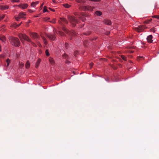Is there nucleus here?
<instances>
[{
    "label": "nucleus",
    "instance_id": "obj_37",
    "mask_svg": "<svg viewBox=\"0 0 159 159\" xmlns=\"http://www.w3.org/2000/svg\"><path fill=\"white\" fill-rule=\"evenodd\" d=\"M78 53V52L77 51H75L74 52V54L75 56H76V55Z\"/></svg>",
    "mask_w": 159,
    "mask_h": 159
},
{
    "label": "nucleus",
    "instance_id": "obj_55",
    "mask_svg": "<svg viewBox=\"0 0 159 159\" xmlns=\"http://www.w3.org/2000/svg\"><path fill=\"white\" fill-rule=\"evenodd\" d=\"M6 60H9V58H7Z\"/></svg>",
    "mask_w": 159,
    "mask_h": 159
},
{
    "label": "nucleus",
    "instance_id": "obj_20",
    "mask_svg": "<svg viewBox=\"0 0 159 159\" xmlns=\"http://www.w3.org/2000/svg\"><path fill=\"white\" fill-rule=\"evenodd\" d=\"M42 39L43 40V42H44V43L46 45L48 43H47V41L46 40V39L44 37H43Z\"/></svg>",
    "mask_w": 159,
    "mask_h": 159
},
{
    "label": "nucleus",
    "instance_id": "obj_18",
    "mask_svg": "<svg viewBox=\"0 0 159 159\" xmlns=\"http://www.w3.org/2000/svg\"><path fill=\"white\" fill-rule=\"evenodd\" d=\"M30 66V63L28 61L26 64L25 66L26 68H28Z\"/></svg>",
    "mask_w": 159,
    "mask_h": 159
},
{
    "label": "nucleus",
    "instance_id": "obj_27",
    "mask_svg": "<svg viewBox=\"0 0 159 159\" xmlns=\"http://www.w3.org/2000/svg\"><path fill=\"white\" fill-rule=\"evenodd\" d=\"M45 53H46V55L47 56H49V52H48V50L47 49L46 50V51H45Z\"/></svg>",
    "mask_w": 159,
    "mask_h": 159
},
{
    "label": "nucleus",
    "instance_id": "obj_21",
    "mask_svg": "<svg viewBox=\"0 0 159 159\" xmlns=\"http://www.w3.org/2000/svg\"><path fill=\"white\" fill-rule=\"evenodd\" d=\"M64 23H67V21L64 18H61L60 19Z\"/></svg>",
    "mask_w": 159,
    "mask_h": 159
},
{
    "label": "nucleus",
    "instance_id": "obj_9",
    "mask_svg": "<svg viewBox=\"0 0 159 159\" xmlns=\"http://www.w3.org/2000/svg\"><path fill=\"white\" fill-rule=\"evenodd\" d=\"M31 36L33 38L36 39H38L39 38L38 35L36 33H32L31 34Z\"/></svg>",
    "mask_w": 159,
    "mask_h": 159
},
{
    "label": "nucleus",
    "instance_id": "obj_57",
    "mask_svg": "<svg viewBox=\"0 0 159 159\" xmlns=\"http://www.w3.org/2000/svg\"><path fill=\"white\" fill-rule=\"evenodd\" d=\"M0 0L1 1H2V0Z\"/></svg>",
    "mask_w": 159,
    "mask_h": 159
},
{
    "label": "nucleus",
    "instance_id": "obj_4",
    "mask_svg": "<svg viewBox=\"0 0 159 159\" xmlns=\"http://www.w3.org/2000/svg\"><path fill=\"white\" fill-rule=\"evenodd\" d=\"M20 26V23L17 24L15 22H14L11 24L10 25V27L14 28V29H16Z\"/></svg>",
    "mask_w": 159,
    "mask_h": 159
},
{
    "label": "nucleus",
    "instance_id": "obj_29",
    "mask_svg": "<svg viewBox=\"0 0 159 159\" xmlns=\"http://www.w3.org/2000/svg\"><path fill=\"white\" fill-rule=\"evenodd\" d=\"M150 31L151 32H152L153 33H155L156 30H155V29L154 28H152L150 30Z\"/></svg>",
    "mask_w": 159,
    "mask_h": 159
},
{
    "label": "nucleus",
    "instance_id": "obj_35",
    "mask_svg": "<svg viewBox=\"0 0 159 159\" xmlns=\"http://www.w3.org/2000/svg\"><path fill=\"white\" fill-rule=\"evenodd\" d=\"M49 61L50 63L52 65L53 64L55 63L54 60H49Z\"/></svg>",
    "mask_w": 159,
    "mask_h": 159
},
{
    "label": "nucleus",
    "instance_id": "obj_44",
    "mask_svg": "<svg viewBox=\"0 0 159 159\" xmlns=\"http://www.w3.org/2000/svg\"><path fill=\"white\" fill-rule=\"evenodd\" d=\"M18 6L19 7H20V4L18 5H14L13 6V7H15V6Z\"/></svg>",
    "mask_w": 159,
    "mask_h": 159
},
{
    "label": "nucleus",
    "instance_id": "obj_53",
    "mask_svg": "<svg viewBox=\"0 0 159 159\" xmlns=\"http://www.w3.org/2000/svg\"><path fill=\"white\" fill-rule=\"evenodd\" d=\"M133 52H134L133 51H131V52L133 53Z\"/></svg>",
    "mask_w": 159,
    "mask_h": 159
},
{
    "label": "nucleus",
    "instance_id": "obj_54",
    "mask_svg": "<svg viewBox=\"0 0 159 159\" xmlns=\"http://www.w3.org/2000/svg\"><path fill=\"white\" fill-rule=\"evenodd\" d=\"M30 12H31V10H30Z\"/></svg>",
    "mask_w": 159,
    "mask_h": 159
},
{
    "label": "nucleus",
    "instance_id": "obj_36",
    "mask_svg": "<svg viewBox=\"0 0 159 159\" xmlns=\"http://www.w3.org/2000/svg\"><path fill=\"white\" fill-rule=\"evenodd\" d=\"M12 2H19V0H11Z\"/></svg>",
    "mask_w": 159,
    "mask_h": 159
},
{
    "label": "nucleus",
    "instance_id": "obj_8",
    "mask_svg": "<svg viewBox=\"0 0 159 159\" xmlns=\"http://www.w3.org/2000/svg\"><path fill=\"white\" fill-rule=\"evenodd\" d=\"M9 7L8 5H0V9L1 10H7Z\"/></svg>",
    "mask_w": 159,
    "mask_h": 159
},
{
    "label": "nucleus",
    "instance_id": "obj_50",
    "mask_svg": "<svg viewBox=\"0 0 159 159\" xmlns=\"http://www.w3.org/2000/svg\"><path fill=\"white\" fill-rule=\"evenodd\" d=\"M53 2H55V1L54 0H53Z\"/></svg>",
    "mask_w": 159,
    "mask_h": 159
},
{
    "label": "nucleus",
    "instance_id": "obj_30",
    "mask_svg": "<svg viewBox=\"0 0 159 159\" xmlns=\"http://www.w3.org/2000/svg\"><path fill=\"white\" fill-rule=\"evenodd\" d=\"M46 7H44L43 8V12H45L48 11Z\"/></svg>",
    "mask_w": 159,
    "mask_h": 159
},
{
    "label": "nucleus",
    "instance_id": "obj_15",
    "mask_svg": "<svg viewBox=\"0 0 159 159\" xmlns=\"http://www.w3.org/2000/svg\"><path fill=\"white\" fill-rule=\"evenodd\" d=\"M15 18L16 21H19L20 19V13L18 14V16L17 17L16 16H15Z\"/></svg>",
    "mask_w": 159,
    "mask_h": 159
},
{
    "label": "nucleus",
    "instance_id": "obj_1",
    "mask_svg": "<svg viewBox=\"0 0 159 159\" xmlns=\"http://www.w3.org/2000/svg\"><path fill=\"white\" fill-rule=\"evenodd\" d=\"M9 40L12 45L16 47H18L20 45V41L17 38L11 36L9 37Z\"/></svg>",
    "mask_w": 159,
    "mask_h": 159
},
{
    "label": "nucleus",
    "instance_id": "obj_45",
    "mask_svg": "<svg viewBox=\"0 0 159 159\" xmlns=\"http://www.w3.org/2000/svg\"><path fill=\"white\" fill-rule=\"evenodd\" d=\"M24 66V64L23 63H20V67L21 66Z\"/></svg>",
    "mask_w": 159,
    "mask_h": 159
},
{
    "label": "nucleus",
    "instance_id": "obj_6",
    "mask_svg": "<svg viewBox=\"0 0 159 159\" xmlns=\"http://www.w3.org/2000/svg\"><path fill=\"white\" fill-rule=\"evenodd\" d=\"M28 5L27 3H20V8L23 9H25L27 8Z\"/></svg>",
    "mask_w": 159,
    "mask_h": 159
},
{
    "label": "nucleus",
    "instance_id": "obj_43",
    "mask_svg": "<svg viewBox=\"0 0 159 159\" xmlns=\"http://www.w3.org/2000/svg\"><path fill=\"white\" fill-rule=\"evenodd\" d=\"M49 9L52 11H55V10L52 8H49Z\"/></svg>",
    "mask_w": 159,
    "mask_h": 159
},
{
    "label": "nucleus",
    "instance_id": "obj_24",
    "mask_svg": "<svg viewBox=\"0 0 159 159\" xmlns=\"http://www.w3.org/2000/svg\"><path fill=\"white\" fill-rule=\"evenodd\" d=\"M63 57L64 59H69V58L68 57V56L67 55V54H64L63 55Z\"/></svg>",
    "mask_w": 159,
    "mask_h": 159
},
{
    "label": "nucleus",
    "instance_id": "obj_42",
    "mask_svg": "<svg viewBox=\"0 0 159 159\" xmlns=\"http://www.w3.org/2000/svg\"><path fill=\"white\" fill-rule=\"evenodd\" d=\"M140 58H142L144 59H145V57H143V56H141H141H140Z\"/></svg>",
    "mask_w": 159,
    "mask_h": 159
},
{
    "label": "nucleus",
    "instance_id": "obj_34",
    "mask_svg": "<svg viewBox=\"0 0 159 159\" xmlns=\"http://www.w3.org/2000/svg\"><path fill=\"white\" fill-rule=\"evenodd\" d=\"M62 29L65 32H67V30L66 28L63 27L62 28Z\"/></svg>",
    "mask_w": 159,
    "mask_h": 159
},
{
    "label": "nucleus",
    "instance_id": "obj_22",
    "mask_svg": "<svg viewBox=\"0 0 159 159\" xmlns=\"http://www.w3.org/2000/svg\"><path fill=\"white\" fill-rule=\"evenodd\" d=\"M6 55L4 54H0V58L2 59H4Z\"/></svg>",
    "mask_w": 159,
    "mask_h": 159
},
{
    "label": "nucleus",
    "instance_id": "obj_46",
    "mask_svg": "<svg viewBox=\"0 0 159 159\" xmlns=\"http://www.w3.org/2000/svg\"><path fill=\"white\" fill-rule=\"evenodd\" d=\"M77 2H80V0H76Z\"/></svg>",
    "mask_w": 159,
    "mask_h": 159
},
{
    "label": "nucleus",
    "instance_id": "obj_32",
    "mask_svg": "<svg viewBox=\"0 0 159 159\" xmlns=\"http://www.w3.org/2000/svg\"><path fill=\"white\" fill-rule=\"evenodd\" d=\"M59 34L61 36H64V33L61 31H59Z\"/></svg>",
    "mask_w": 159,
    "mask_h": 159
},
{
    "label": "nucleus",
    "instance_id": "obj_52",
    "mask_svg": "<svg viewBox=\"0 0 159 159\" xmlns=\"http://www.w3.org/2000/svg\"><path fill=\"white\" fill-rule=\"evenodd\" d=\"M39 46L41 47V44L39 45Z\"/></svg>",
    "mask_w": 159,
    "mask_h": 159
},
{
    "label": "nucleus",
    "instance_id": "obj_7",
    "mask_svg": "<svg viewBox=\"0 0 159 159\" xmlns=\"http://www.w3.org/2000/svg\"><path fill=\"white\" fill-rule=\"evenodd\" d=\"M48 37L51 40H54L56 39V37L54 34H49L48 35Z\"/></svg>",
    "mask_w": 159,
    "mask_h": 159
},
{
    "label": "nucleus",
    "instance_id": "obj_12",
    "mask_svg": "<svg viewBox=\"0 0 159 159\" xmlns=\"http://www.w3.org/2000/svg\"><path fill=\"white\" fill-rule=\"evenodd\" d=\"M39 3V2L38 1L32 2L31 3V6L34 7L36 5L38 4Z\"/></svg>",
    "mask_w": 159,
    "mask_h": 159
},
{
    "label": "nucleus",
    "instance_id": "obj_16",
    "mask_svg": "<svg viewBox=\"0 0 159 159\" xmlns=\"http://www.w3.org/2000/svg\"><path fill=\"white\" fill-rule=\"evenodd\" d=\"M95 14L98 16H100L102 15V13L99 11H97L95 12Z\"/></svg>",
    "mask_w": 159,
    "mask_h": 159
},
{
    "label": "nucleus",
    "instance_id": "obj_48",
    "mask_svg": "<svg viewBox=\"0 0 159 159\" xmlns=\"http://www.w3.org/2000/svg\"><path fill=\"white\" fill-rule=\"evenodd\" d=\"M18 36L20 38V34H18Z\"/></svg>",
    "mask_w": 159,
    "mask_h": 159
},
{
    "label": "nucleus",
    "instance_id": "obj_56",
    "mask_svg": "<svg viewBox=\"0 0 159 159\" xmlns=\"http://www.w3.org/2000/svg\"><path fill=\"white\" fill-rule=\"evenodd\" d=\"M43 4L42 5V6H43Z\"/></svg>",
    "mask_w": 159,
    "mask_h": 159
},
{
    "label": "nucleus",
    "instance_id": "obj_14",
    "mask_svg": "<svg viewBox=\"0 0 159 159\" xmlns=\"http://www.w3.org/2000/svg\"><path fill=\"white\" fill-rule=\"evenodd\" d=\"M26 15L25 14L23 13V12H20V18H22L24 19H25V16Z\"/></svg>",
    "mask_w": 159,
    "mask_h": 159
},
{
    "label": "nucleus",
    "instance_id": "obj_10",
    "mask_svg": "<svg viewBox=\"0 0 159 159\" xmlns=\"http://www.w3.org/2000/svg\"><path fill=\"white\" fill-rule=\"evenodd\" d=\"M104 23L107 25H111V21L109 20H105L104 21Z\"/></svg>",
    "mask_w": 159,
    "mask_h": 159
},
{
    "label": "nucleus",
    "instance_id": "obj_17",
    "mask_svg": "<svg viewBox=\"0 0 159 159\" xmlns=\"http://www.w3.org/2000/svg\"><path fill=\"white\" fill-rule=\"evenodd\" d=\"M40 60H38L36 62V64H35L36 68H38V67L39 66V64H40Z\"/></svg>",
    "mask_w": 159,
    "mask_h": 159
},
{
    "label": "nucleus",
    "instance_id": "obj_3",
    "mask_svg": "<svg viewBox=\"0 0 159 159\" xmlns=\"http://www.w3.org/2000/svg\"><path fill=\"white\" fill-rule=\"evenodd\" d=\"M68 20L71 23H76L77 21L75 18L73 16H68Z\"/></svg>",
    "mask_w": 159,
    "mask_h": 159
},
{
    "label": "nucleus",
    "instance_id": "obj_31",
    "mask_svg": "<svg viewBox=\"0 0 159 159\" xmlns=\"http://www.w3.org/2000/svg\"><path fill=\"white\" fill-rule=\"evenodd\" d=\"M121 58H122L123 60H125L126 59V57L123 55H121Z\"/></svg>",
    "mask_w": 159,
    "mask_h": 159
},
{
    "label": "nucleus",
    "instance_id": "obj_2",
    "mask_svg": "<svg viewBox=\"0 0 159 159\" xmlns=\"http://www.w3.org/2000/svg\"><path fill=\"white\" fill-rule=\"evenodd\" d=\"M146 28V26L145 25H140L135 27L134 29L138 32H142Z\"/></svg>",
    "mask_w": 159,
    "mask_h": 159
},
{
    "label": "nucleus",
    "instance_id": "obj_25",
    "mask_svg": "<svg viewBox=\"0 0 159 159\" xmlns=\"http://www.w3.org/2000/svg\"><path fill=\"white\" fill-rule=\"evenodd\" d=\"M64 6L67 8H69L70 7V5L68 4H66L64 5Z\"/></svg>",
    "mask_w": 159,
    "mask_h": 159
},
{
    "label": "nucleus",
    "instance_id": "obj_33",
    "mask_svg": "<svg viewBox=\"0 0 159 159\" xmlns=\"http://www.w3.org/2000/svg\"><path fill=\"white\" fill-rule=\"evenodd\" d=\"M5 17V15H2V16H0V21L2 20Z\"/></svg>",
    "mask_w": 159,
    "mask_h": 159
},
{
    "label": "nucleus",
    "instance_id": "obj_13",
    "mask_svg": "<svg viewBox=\"0 0 159 159\" xmlns=\"http://www.w3.org/2000/svg\"><path fill=\"white\" fill-rule=\"evenodd\" d=\"M152 19H150L149 20H146L145 21H144V23L145 24H150L152 22Z\"/></svg>",
    "mask_w": 159,
    "mask_h": 159
},
{
    "label": "nucleus",
    "instance_id": "obj_51",
    "mask_svg": "<svg viewBox=\"0 0 159 159\" xmlns=\"http://www.w3.org/2000/svg\"><path fill=\"white\" fill-rule=\"evenodd\" d=\"M38 17V16H35V17Z\"/></svg>",
    "mask_w": 159,
    "mask_h": 159
},
{
    "label": "nucleus",
    "instance_id": "obj_41",
    "mask_svg": "<svg viewBox=\"0 0 159 159\" xmlns=\"http://www.w3.org/2000/svg\"><path fill=\"white\" fill-rule=\"evenodd\" d=\"M50 22L53 23H55V20H54L52 21H51Z\"/></svg>",
    "mask_w": 159,
    "mask_h": 159
},
{
    "label": "nucleus",
    "instance_id": "obj_26",
    "mask_svg": "<svg viewBox=\"0 0 159 159\" xmlns=\"http://www.w3.org/2000/svg\"><path fill=\"white\" fill-rule=\"evenodd\" d=\"M94 8H93L90 6H88L87 7V9L89 10L90 11H93V9Z\"/></svg>",
    "mask_w": 159,
    "mask_h": 159
},
{
    "label": "nucleus",
    "instance_id": "obj_23",
    "mask_svg": "<svg viewBox=\"0 0 159 159\" xmlns=\"http://www.w3.org/2000/svg\"><path fill=\"white\" fill-rule=\"evenodd\" d=\"M24 38L25 40H27L28 41H29L30 40L28 37L26 35H25L24 36Z\"/></svg>",
    "mask_w": 159,
    "mask_h": 159
},
{
    "label": "nucleus",
    "instance_id": "obj_11",
    "mask_svg": "<svg viewBox=\"0 0 159 159\" xmlns=\"http://www.w3.org/2000/svg\"><path fill=\"white\" fill-rule=\"evenodd\" d=\"M0 40L3 42H5L6 40L5 37L3 35L0 36Z\"/></svg>",
    "mask_w": 159,
    "mask_h": 159
},
{
    "label": "nucleus",
    "instance_id": "obj_49",
    "mask_svg": "<svg viewBox=\"0 0 159 159\" xmlns=\"http://www.w3.org/2000/svg\"><path fill=\"white\" fill-rule=\"evenodd\" d=\"M99 60H105V59H103L102 58H100Z\"/></svg>",
    "mask_w": 159,
    "mask_h": 159
},
{
    "label": "nucleus",
    "instance_id": "obj_40",
    "mask_svg": "<svg viewBox=\"0 0 159 159\" xmlns=\"http://www.w3.org/2000/svg\"><path fill=\"white\" fill-rule=\"evenodd\" d=\"M90 1H94V2H99L100 1V0H90Z\"/></svg>",
    "mask_w": 159,
    "mask_h": 159
},
{
    "label": "nucleus",
    "instance_id": "obj_47",
    "mask_svg": "<svg viewBox=\"0 0 159 159\" xmlns=\"http://www.w3.org/2000/svg\"><path fill=\"white\" fill-rule=\"evenodd\" d=\"M5 27V25H3L2 26V27Z\"/></svg>",
    "mask_w": 159,
    "mask_h": 159
},
{
    "label": "nucleus",
    "instance_id": "obj_5",
    "mask_svg": "<svg viewBox=\"0 0 159 159\" xmlns=\"http://www.w3.org/2000/svg\"><path fill=\"white\" fill-rule=\"evenodd\" d=\"M152 38L153 37L152 35H150L149 36H148L147 38V40L148 42L149 43H152Z\"/></svg>",
    "mask_w": 159,
    "mask_h": 159
},
{
    "label": "nucleus",
    "instance_id": "obj_19",
    "mask_svg": "<svg viewBox=\"0 0 159 159\" xmlns=\"http://www.w3.org/2000/svg\"><path fill=\"white\" fill-rule=\"evenodd\" d=\"M6 63L5 64L6 66H8L10 62V60H6Z\"/></svg>",
    "mask_w": 159,
    "mask_h": 159
},
{
    "label": "nucleus",
    "instance_id": "obj_38",
    "mask_svg": "<svg viewBox=\"0 0 159 159\" xmlns=\"http://www.w3.org/2000/svg\"><path fill=\"white\" fill-rule=\"evenodd\" d=\"M93 65V63H91L90 64L89 66H90V67L91 68L92 67Z\"/></svg>",
    "mask_w": 159,
    "mask_h": 159
},
{
    "label": "nucleus",
    "instance_id": "obj_39",
    "mask_svg": "<svg viewBox=\"0 0 159 159\" xmlns=\"http://www.w3.org/2000/svg\"><path fill=\"white\" fill-rule=\"evenodd\" d=\"M65 62L66 63L69 64L70 63V62L68 60H66Z\"/></svg>",
    "mask_w": 159,
    "mask_h": 159
},
{
    "label": "nucleus",
    "instance_id": "obj_28",
    "mask_svg": "<svg viewBox=\"0 0 159 159\" xmlns=\"http://www.w3.org/2000/svg\"><path fill=\"white\" fill-rule=\"evenodd\" d=\"M152 17L153 18H156L157 19H159V16L158 15H155L152 16Z\"/></svg>",
    "mask_w": 159,
    "mask_h": 159
}]
</instances>
